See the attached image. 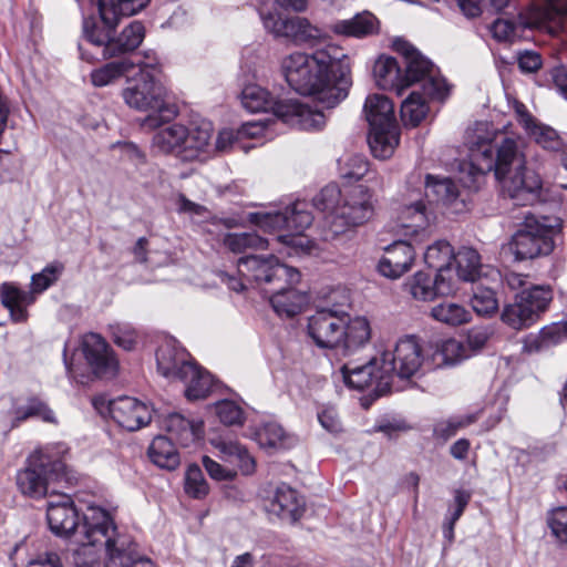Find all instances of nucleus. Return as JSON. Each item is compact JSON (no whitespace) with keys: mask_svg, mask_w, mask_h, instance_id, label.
<instances>
[{"mask_svg":"<svg viewBox=\"0 0 567 567\" xmlns=\"http://www.w3.org/2000/svg\"><path fill=\"white\" fill-rule=\"evenodd\" d=\"M466 144L471 166L476 173L494 172L503 192L517 205L537 200L542 179L537 173L526 168L525 156L516 138L504 136L498 140L486 123H480L467 132Z\"/></svg>","mask_w":567,"mask_h":567,"instance_id":"nucleus-1","label":"nucleus"},{"mask_svg":"<svg viewBox=\"0 0 567 567\" xmlns=\"http://www.w3.org/2000/svg\"><path fill=\"white\" fill-rule=\"evenodd\" d=\"M280 68L292 90L315 96L328 109L347 97L352 83L350 60L333 44L313 53H290L281 60Z\"/></svg>","mask_w":567,"mask_h":567,"instance_id":"nucleus-2","label":"nucleus"},{"mask_svg":"<svg viewBox=\"0 0 567 567\" xmlns=\"http://www.w3.org/2000/svg\"><path fill=\"white\" fill-rule=\"evenodd\" d=\"M145 37L144 25L133 21L121 33L115 34L112 29L102 28L93 20L83 21V42L79 43L81 58L87 62L99 59L113 60L91 72V82L94 86H106L122 78L141 60L137 55L128 54L140 47Z\"/></svg>","mask_w":567,"mask_h":567,"instance_id":"nucleus-3","label":"nucleus"},{"mask_svg":"<svg viewBox=\"0 0 567 567\" xmlns=\"http://www.w3.org/2000/svg\"><path fill=\"white\" fill-rule=\"evenodd\" d=\"M238 271L248 280L257 284L271 285L265 289L275 312L280 317L291 318L302 311L309 298L306 293L293 288L300 281V272L290 266L281 264L277 257L267 258L246 256L238 260Z\"/></svg>","mask_w":567,"mask_h":567,"instance_id":"nucleus-4","label":"nucleus"},{"mask_svg":"<svg viewBox=\"0 0 567 567\" xmlns=\"http://www.w3.org/2000/svg\"><path fill=\"white\" fill-rule=\"evenodd\" d=\"M313 206L326 214V240L365 224L374 214L372 193L361 184L327 185L313 198Z\"/></svg>","mask_w":567,"mask_h":567,"instance_id":"nucleus-5","label":"nucleus"},{"mask_svg":"<svg viewBox=\"0 0 567 567\" xmlns=\"http://www.w3.org/2000/svg\"><path fill=\"white\" fill-rule=\"evenodd\" d=\"M371 333L365 317H351L331 308H321L308 318L307 334L320 349L351 354L370 342Z\"/></svg>","mask_w":567,"mask_h":567,"instance_id":"nucleus-6","label":"nucleus"},{"mask_svg":"<svg viewBox=\"0 0 567 567\" xmlns=\"http://www.w3.org/2000/svg\"><path fill=\"white\" fill-rule=\"evenodd\" d=\"M83 534L85 540L76 550L78 556L91 555L105 550L111 563L121 567H130L136 564L150 563L135 551V545L130 539L118 534L111 515L99 506H89L83 515Z\"/></svg>","mask_w":567,"mask_h":567,"instance_id":"nucleus-7","label":"nucleus"},{"mask_svg":"<svg viewBox=\"0 0 567 567\" xmlns=\"http://www.w3.org/2000/svg\"><path fill=\"white\" fill-rule=\"evenodd\" d=\"M138 73L128 80V85L122 92L125 103L137 111L150 114L143 122L146 127L155 128L161 125L162 116L168 113V117L175 112L165 101L166 89L156 79L158 73V60L153 54H145L137 61Z\"/></svg>","mask_w":567,"mask_h":567,"instance_id":"nucleus-8","label":"nucleus"},{"mask_svg":"<svg viewBox=\"0 0 567 567\" xmlns=\"http://www.w3.org/2000/svg\"><path fill=\"white\" fill-rule=\"evenodd\" d=\"M62 444L47 445L35 450L27 460L25 468L17 474L19 491L29 497L41 498L48 494L50 482L58 481L64 473Z\"/></svg>","mask_w":567,"mask_h":567,"instance_id":"nucleus-9","label":"nucleus"},{"mask_svg":"<svg viewBox=\"0 0 567 567\" xmlns=\"http://www.w3.org/2000/svg\"><path fill=\"white\" fill-rule=\"evenodd\" d=\"M560 231L558 223L548 217L525 216L522 227L503 245V252L516 261L535 259L549 255L555 248V236Z\"/></svg>","mask_w":567,"mask_h":567,"instance_id":"nucleus-10","label":"nucleus"},{"mask_svg":"<svg viewBox=\"0 0 567 567\" xmlns=\"http://www.w3.org/2000/svg\"><path fill=\"white\" fill-rule=\"evenodd\" d=\"M363 112L370 125L372 154L380 159L391 157L400 141L393 103L385 95L372 94L365 99Z\"/></svg>","mask_w":567,"mask_h":567,"instance_id":"nucleus-11","label":"nucleus"},{"mask_svg":"<svg viewBox=\"0 0 567 567\" xmlns=\"http://www.w3.org/2000/svg\"><path fill=\"white\" fill-rule=\"evenodd\" d=\"M544 6H533L520 12L517 22L507 19H496L491 25V32L497 41H513L518 31L533 28H547L556 32L561 28V21L567 18V0H544Z\"/></svg>","mask_w":567,"mask_h":567,"instance_id":"nucleus-12","label":"nucleus"},{"mask_svg":"<svg viewBox=\"0 0 567 567\" xmlns=\"http://www.w3.org/2000/svg\"><path fill=\"white\" fill-rule=\"evenodd\" d=\"M383 363V377L379 389L391 390L393 379H410L414 377L424 362L423 350L413 336L401 338L396 341L392 351L381 354Z\"/></svg>","mask_w":567,"mask_h":567,"instance_id":"nucleus-13","label":"nucleus"},{"mask_svg":"<svg viewBox=\"0 0 567 567\" xmlns=\"http://www.w3.org/2000/svg\"><path fill=\"white\" fill-rule=\"evenodd\" d=\"M553 300L549 286H532L523 289L515 301L505 306L502 320L515 330L529 328L539 320Z\"/></svg>","mask_w":567,"mask_h":567,"instance_id":"nucleus-14","label":"nucleus"},{"mask_svg":"<svg viewBox=\"0 0 567 567\" xmlns=\"http://www.w3.org/2000/svg\"><path fill=\"white\" fill-rule=\"evenodd\" d=\"M405 64L403 75L406 79V87L420 82L423 94L431 100L443 101L449 95L450 89L445 80L437 74L431 61L421 53L413 54Z\"/></svg>","mask_w":567,"mask_h":567,"instance_id":"nucleus-15","label":"nucleus"},{"mask_svg":"<svg viewBox=\"0 0 567 567\" xmlns=\"http://www.w3.org/2000/svg\"><path fill=\"white\" fill-rule=\"evenodd\" d=\"M264 27L277 38H286L296 44L309 43L320 37V31L306 18H281L278 13H260Z\"/></svg>","mask_w":567,"mask_h":567,"instance_id":"nucleus-16","label":"nucleus"},{"mask_svg":"<svg viewBox=\"0 0 567 567\" xmlns=\"http://www.w3.org/2000/svg\"><path fill=\"white\" fill-rule=\"evenodd\" d=\"M214 127L207 120L193 121L186 126V136L183 138L182 161L204 162L213 156Z\"/></svg>","mask_w":567,"mask_h":567,"instance_id":"nucleus-17","label":"nucleus"},{"mask_svg":"<svg viewBox=\"0 0 567 567\" xmlns=\"http://www.w3.org/2000/svg\"><path fill=\"white\" fill-rule=\"evenodd\" d=\"M83 355L94 375L111 378L117 371V360L107 342L97 333H87L82 338Z\"/></svg>","mask_w":567,"mask_h":567,"instance_id":"nucleus-18","label":"nucleus"},{"mask_svg":"<svg viewBox=\"0 0 567 567\" xmlns=\"http://www.w3.org/2000/svg\"><path fill=\"white\" fill-rule=\"evenodd\" d=\"M344 383L359 391L370 390L377 396H381L390 390L379 389L381 378L383 377V363L380 358H373L362 365L353 363L343 364L340 369Z\"/></svg>","mask_w":567,"mask_h":567,"instance_id":"nucleus-19","label":"nucleus"},{"mask_svg":"<svg viewBox=\"0 0 567 567\" xmlns=\"http://www.w3.org/2000/svg\"><path fill=\"white\" fill-rule=\"evenodd\" d=\"M112 419L123 429L137 431L146 426L153 417V409L131 396H122L110 402Z\"/></svg>","mask_w":567,"mask_h":567,"instance_id":"nucleus-20","label":"nucleus"},{"mask_svg":"<svg viewBox=\"0 0 567 567\" xmlns=\"http://www.w3.org/2000/svg\"><path fill=\"white\" fill-rule=\"evenodd\" d=\"M276 116L282 122L300 130H320L326 124L324 114L321 111L301 104L297 100H286L276 109Z\"/></svg>","mask_w":567,"mask_h":567,"instance_id":"nucleus-21","label":"nucleus"},{"mask_svg":"<svg viewBox=\"0 0 567 567\" xmlns=\"http://www.w3.org/2000/svg\"><path fill=\"white\" fill-rule=\"evenodd\" d=\"M415 259L413 247L403 240L388 246L379 260V272L388 278L396 279L409 271Z\"/></svg>","mask_w":567,"mask_h":567,"instance_id":"nucleus-22","label":"nucleus"},{"mask_svg":"<svg viewBox=\"0 0 567 567\" xmlns=\"http://www.w3.org/2000/svg\"><path fill=\"white\" fill-rule=\"evenodd\" d=\"M47 518L52 533L59 536H69L79 526L78 511L72 498L65 494L49 502Z\"/></svg>","mask_w":567,"mask_h":567,"instance_id":"nucleus-23","label":"nucleus"},{"mask_svg":"<svg viewBox=\"0 0 567 567\" xmlns=\"http://www.w3.org/2000/svg\"><path fill=\"white\" fill-rule=\"evenodd\" d=\"M267 511L284 520L295 523L302 516L305 503L295 489L281 484L269 501Z\"/></svg>","mask_w":567,"mask_h":567,"instance_id":"nucleus-24","label":"nucleus"},{"mask_svg":"<svg viewBox=\"0 0 567 567\" xmlns=\"http://www.w3.org/2000/svg\"><path fill=\"white\" fill-rule=\"evenodd\" d=\"M425 195L454 213L462 212L465 207L464 202L460 199L457 185L449 177L426 175Z\"/></svg>","mask_w":567,"mask_h":567,"instance_id":"nucleus-25","label":"nucleus"},{"mask_svg":"<svg viewBox=\"0 0 567 567\" xmlns=\"http://www.w3.org/2000/svg\"><path fill=\"white\" fill-rule=\"evenodd\" d=\"M150 0H97L102 28L114 30L122 17H131L143 10Z\"/></svg>","mask_w":567,"mask_h":567,"instance_id":"nucleus-26","label":"nucleus"},{"mask_svg":"<svg viewBox=\"0 0 567 567\" xmlns=\"http://www.w3.org/2000/svg\"><path fill=\"white\" fill-rule=\"evenodd\" d=\"M373 75L379 87L395 91L401 95L406 89V79L393 56L381 55L373 65Z\"/></svg>","mask_w":567,"mask_h":567,"instance_id":"nucleus-27","label":"nucleus"},{"mask_svg":"<svg viewBox=\"0 0 567 567\" xmlns=\"http://www.w3.org/2000/svg\"><path fill=\"white\" fill-rule=\"evenodd\" d=\"M161 426L182 446H189L192 443L199 440L203 434L202 421L195 422L187 420L179 413L166 415L162 420Z\"/></svg>","mask_w":567,"mask_h":567,"instance_id":"nucleus-28","label":"nucleus"},{"mask_svg":"<svg viewBox=\"0 0 567 567\" xmlns=\"http://www.w3.org/2000/svg\"><path fill=\"white\" fill-rule=\"evenodd\" d=\"M156 363L158 372L169 379L181 380L184 365H192L187 360V353L176 348L173 343L162 344L156 351Z\"/></svg>","mask_w":567,"mask_h":567,"instance_id":"nucleus-29","label":"nucleus"},{"mask_svg":"<svg viewBox=\"0 0 567 567\" xmlns=\"http://www.w3.org/2000/svg\"><path fill=\"white\" fill-rule=\"evenodd\" d=\"M213 446L218 451L221 461L233 464L245 474H250L255 470V461L249 455L245 446L237 441L216 439L212 441Z\"/></svg>","mask_w":567,"mask_h":567,"instance_id":"nucleus-30","label":"nucleus"},{"mask_svg":"<svg viewBox=\"0 0 567 567\" xmlns=\"http://www.w3.org/2000/svg\"><path fill=\"white\" fill-rule=\"evenodd\" d=\"M287 219L286 230L289 231L287 235H279L278 241L293 245V235H301L311 224L313 217L307 209V205L303 202H296L291 206L286 207L282 212Z\"/></svg>","mask_w":567,"mask_h":567,"instance_id":"nucleus-31","label":"nucleus"},{"mask_svg":"<svg viewBox=\"0 0 567 567\" xmlns=\"http://www.w3.org/2000/svg\"><path fill=\"white\" fill-rule=\"evenodd\" d=\"M179 381L185 383V396L190 401L205 399L213 388V377L195 363L184 365Z\"/></svg>","mask_w":567,"mask_h":567,"instance_id":"nucleus-32","label":"nucleus"},{"mask_svg":"<svg viewBox=\"0 0 567 567\" xmlns=\"http://www.w3.org/2000/svg\"><path fill=\"white\" fill-rule=\"evenodd\" d=\"M186 136V125L174 123L158 130L152 138V146L163 154H173L182 161L183 138Z\"/></svg>","mask_w":567,"mask_h":567,"instance_id":"nucleus-33","label":"nucleus"},{"mask_svg":"<svg viewBox=\"0 0 567 567\" xmlns=\"http://www.w3.org/2000/svg\"><path fill=\"white\" fill-rule=\"evenodd\" d=\"M468 358H471L468 347L454 338L437 341L432 353L436 367H453Z\"/></svg>","mask_w":567,"mask_h":567,"instance_id":"nucleus-34","label":"nucleus"},{"mask_svg":"<svg viewBox=\"0 0 567 567\" xmlns=\"http://www.w3.org/2000/svg\"><path fill=\"white\" fill-rule=\"evenodd\" d=\"M333 30L339 34L364 38L378 33L379 20L370 12H362L349 20L337 22Z\"/></svg>","mask_w":567,"mask_h":567,"instance_id":"nucleus-35","label":"nucleus"},{"mask_svg":"<svg viewBox=\"0 0 567 567\" xmlns=\"http://www.w3.org/2000/svg\"><path fill=\"white\" fill-rule=\"evenodd\" d=\"M147 454L151 462L161 468L173 471L179 465V454L172 439L167 436L158 435L154 437Z\"/></svg>","mask_w":567,"mask_h":567,"instance_id":"nucleus-36","label":"nucleus"},{"mask_svg":"<svg viewBox=\"0 0 567 567\" xmlns=\"http://www.w3.org/2000/svg\"><path fill=\"white\" fill-rule=\"evenodd\" d=\"M285 101L275 100L266 89L257 84L246 85L241 92L243 106L252 113L271 111L276 115L277 106Z\"/></svg>","mask_w":567,"mask_h":567,"instance_id":"nucleus-37","label":"nucleus"},{"mask_svg":"<svg viewBox=\"0 0 567 567\" xmlns=\"http://www.w3.org/2000/svg\"><path fill=\"white\" fill-rule=\"evenodd\" d=\"M32 300L27 291L10 284H3L1 288V303L8 309L14 322H24L28 318L27 306Z\"/></svg>","mask_w":567,"mask_h":567,"instance_id":"nucleus-38","label":"nucleus"},{"mask_svg":"<svg viewBox=\"0 0 567 567\" xmlns=\"http://www.w3.org/2000/svg\"><path fill=\"white\" fill-rule=\"evenodd\" d=\"M256 440L261 447L270 449H289L296 443V437L276 422L264 423L256 432Z\"/></svg>","mask_w":567,"mask_h":567,"instance_id":"nucleus-39","label":"nucleus"},{"mask_svg":"<svg viewBox=\"0 0 567 567\" xmlns=\"http://www.w3.org/2000/svg\"><path fill=\"white\" fill-rule=\"evenodd\" d=\"M456 272L461 280L474 281L480 276L481 256L470 247H462L454 256Z\"/></svg>","mask_w":567,"mask_h":567,"instance_id":"nucleus-40","label":"nucleus"},{"mask_svg":"<svg viewBox=\"0 0 567 567\" xmlns=\"http://www.w3.org/2000/svg\"><path fill=\"white\" fill-rule=\"evenodd\" d=\"M431 317L449 326H461L467 323L472 316L462 305L444 301L431 309Z\"/></svg>","mask_w":567,"mask_h":567,"instance_id":"nucleus-41","label":"nucleus"},{"mask_svg":"<svg viewBox=\"0 0 567 567\" xmlns=\"http://www.w3.org/2000/svg\"><path fill=\"white\" fill-rule=\"evenodd\" d=\"M30 417H39L43 422L56 424L54 412L48 404L39 399H30L24 406L18 408L14 411V416L11 422V427L19 426V424Z\"/></svg>","mask_w":567,"mask_h":567,"instance_id":"nucleus-42","label":"nucleus"},{"mask_svg":"<svg viewBox=\"0 0 567 567\" xmlns=\"http://www.w3.org/2000/svg\"><path fill=\"white\" fill-rule=\"evenodd\" d=\"M427 112L429 107L425 99L416 91L411 92L401 105V118L405 125H419L425 118Z\"/></svg>","mask_w":567,"mask_h":567,"instance_id":"nucleus-43","label":"nucleus"},{"mask_svg":"<svg viewBox=\"0 0 567 567\" xmlns=\"http://www.w3.org/2000/svg\"><path fill=\"white\" fill-rule=\"evenodd\" d=\"M223 243L235 254H243L249 249H266L268 247V240L256 233L227 234Z\"/></svg>","mask_w":567,"mask_h":567,"instance_id":"nucleus-44","label":"nucleus"},{"mask_svg":"<svg viewBox=\"0 0 567 567\" xmlns=\"http://www.w3.org/2000/svg\"><path fill=\"white\" fill-rule=\"evenodd\" d=\"M403 226L412 228L413 231L424 229L430 225L432 215L427 206L422 200L413 202L405 205L402 209Z\"/></svg>","mask_w":567,"mask_h":567,"instance_id":"nucleus-45","label":"nucleus"},{"mask_svg":"<svg viewBox=\"0 0 567 567\" xmlns=\"http://www.w3.org/2000/svg\"><path fill=\"white\" fill-rule=\"evenodd\" d=\"M526 133L539 146L550 152H558L565 144L556 130L538 122H536Z\"/></svg>","mask_w":567,"mask_h":567,"instance_id":"nucleus-46","label":"nucleus"},{"mask_svg":"<svg viewBox=\"0 0 567 567\" xmlns=\"http://www.w3.org/2000/svg\"><path fill=\"white\" fill-rule=\"evenodd\" d=\"M405 289L417 300H433L436 297L435 282L430 274L417 271L411 280L405 284Z\"/></svg>","mask_w":567,"mask_h":567,"instance_id":"nucleus-47","label":"nucleus"},{"mask_svg":"<svg viewBox=\"0 0 567 567\" xmlns=\"http://www.w3.org/2000/svg\"><path fill=\"white\" fill-rule=\"evenodd\" d=\"M473 310L478 316L489 317L498 310V299L493 289L477 286L471 298Z\"/></svg>","mask_w":567,"mask_h":567,"instance_id":"nucleus-48","label":"nucleus"},{"mask_svg":"<svg viewBox=\"0 0 567 567\" xmlns=\"http://www.w3.org/2000/svg\"><path fill=\"white\" fill-rule=\"evenodd\" d=\"M453 249L446 240H437L429 246L424 254L425 264L435 270L450 267Z\"/></svg>","mask_w":567,"mask_h":567,"instance_id":"nucleus-49","label":"nucleus"},{"mask_svg":"<svg viewBox=\"0 0 567 567\" xmlns=\"http://www.w3.org/2000/svg\"><path fill=\"white\" fill-rule=\"evenodd\" d=\"M110 331L113 342L126 351L133 350L140 340L138 331L127 322L111 324Z\"/></svg>","mask_w":567,"mask_h":567,"instance_id":"nucleus-50","label":"nucleus"},{"mask_svg":"<svg viewBox=\"0 0 567 567\" xmlns=\"http://www.w3.org/2000/svg\"><path fill=\"white\" fill-rule=\"evenodd\" d=\"M209 487L200 467L192 464L185 474V492L194 498H203L208 494Z\"/></svg>","mask_w":567,"mask_h":567,"instance_id":"nucleus-51","label":"nucleus"},{"mask_svg":"<svg viewBox=\"0 0 567 567\" xmlns=\"http://www.w3.org/2000/svg\"><path fill=\"white\" fill-rule=\"evenodd\" d=\"M248 220L264 231L275 233L286 230L287 219L282 212L276 213H250Z\"/></svg>","mask_w":567,"mask_h":567,"instance_id":"nucleus-52","label":"nucleus"},{"mask_svg":"<svg viewBox=\"0 0 567 567\" xmlns=\"http://www.w3.org/2000/svg\"><path fill=\"white\" fill-rule=\"evenodd\" d=\"M368 162L362 155L349 156L340 165V175L347 182L361 179L368 173Z\"/></svg>","mask_w":567,"mask_h":567,"instance_id":"nucleus-53","label":"nucleus"},{"mask_svg":"<svg viewBox=\"0 0 567 567\" xmlns=\"http://www.w3.org/2000/svg\"><path fill=\"white\" fill-rule=\"evenodd\" d=\"M63 270L61 264L48 265L41 272L34 274L31 278L33 292L40 293L54 284Z\"/></svg>","mask_w":567,"mask_h":567,"instance_id":"nucleus-54","label":"nucleus"},{"mask_svg":"<svg viewBox=\"0 0 567 567\" xmlns=\"http://www.w3.org/2000/svg\"><path fill=\"white\" fill-rule=\"evenodd\" d=\"M215 410L220 422L226 425L243 424L244 422V411L234 401L224 400L217 402Z\"/></svg>","mask_w":567,"mask_h":567,"instance_id":"nucleus-55","label":"nucleus"},{"mask_svg":"<svg viewBox=\"0 0 567 567\" xmlns=\"http://www.w3.org/2000/svg\"><path fill=\"white\" fill-rule=\"evenodd\" d=\"M547 525L557 540L567 543V507H558L549 512Z\"/></svg>","mask_w":567,"mask_h":567,"instance_id":"nucleus-56","label":"nucleus"},{"mask_svg":"<svg viewBox=\"0 0 567 567\" xmlns=\"http://www.w3.org/2000/svg\"><path fill=\"white\" fill-rule=\"evenodd\" d=\"M512 0H457L461 11L468 18H475L481 14L482 6L489 3L496 11H502Z\"/></svg>","mask_w":567,"mask_h":567,"instance_id":"nucleus-57","label":"nucleus"},{"mask_svg":"<svg viewBox=\"0 0 567 567\" xmlns=\"http://www.w3.org/2000/svg\"><path fill=\"white\" fill-rule=\"evenodd\" d=\"M203 466L208 475L216 481H230L236 476V471L220 465L209 456L203 457Z\"/></svg>","mask_w":567,"mask_h":567,"instance_id":"nucleus-58","label":"nucleus"},{"mask_svg":"<svg viewBox=\"0 0 567 567\" xmlns=\"http://www.w3.org/2000/svg\"><path fill=\"white\" fill-rule=\"evenodd\" d=\"M472 422H473V419L471 416L451 419L446 422H442V423L437 424L434 431L439 437L447 440L451 436L455 435L460 429L465 427L466 425L471 424Z\"/></svg>","mask_w":567,"mask_h":567,"instance_id":"nucleus-59","label":"nucleus"},{"mask_svg":"<svg viewBox=\"0 0 567 567\" xmlns=\"http://www.w3.org/2000/svg\"><path fill=\"white\" fill-rule=\"evenodd\" d=\"M436 275L433 278L435 282V293L437 296H447L455 291V286L451 277V268H444L436 270Z\"/></svg>","mask_w":567,"mask_h":567,"instance_id":"nucleus-60","label":"nucleus"},{"mask_svg":"<svg viewBox=\"0 0 567 567\" xmlns=\"http://www.w3.org/2000/svg\"><path fill=\"white\" fill-rule=\"evenodd\" d=\"M239 140L238 132L235 133L233 130H223L218 133L215 143H213V156L216 153H225L230 151Z\"/></svg>","mask_w":567,"mask_h":567,"instance_id":"nucleus-61","label":"nucleus"},{"mask_svg":"<svg viewBox=\"0 0 567 567\" xmlns=\"http://www.w3.org/2000/svg\"><path fill=\"white\" fill-rule=\"evenodd\" d=\"M321 426L332 434L341 432L342 426L338 413L334 409H324L318 414Z\"/></svg>","mask_w":567,"mask_h":567,"instance_id":"nucleus-62","label":"nucleus"},{"mask_svg":"<svg viewBox=\"0 0 567 567\" xmlns=\"http://www.w3.org/2000/svg\"><path fill=\"white\" fill-rule=\"evenodd\" d=\"M542 63V56L537 52L525 51L518 55V66L523 72H536Z\"/></svg>","mask_w":567,"mask_h":567,"instance_id":"nucleus-63","label":"nucleus"},{"mask_svg":"<svg viewBox=\"0 0 567 567\" xmlns=\"http://www.w3.org/2000/svg\"><path fill=\"white\" fill-rule=\"evenodd\" d=\"M549 74L554 87L567 100V66L553 68Z\"/></svg>","mask_w":567,"mask_h":567,"instance_id":"nucleus-64","label":"nucleus"}]
</instances>
